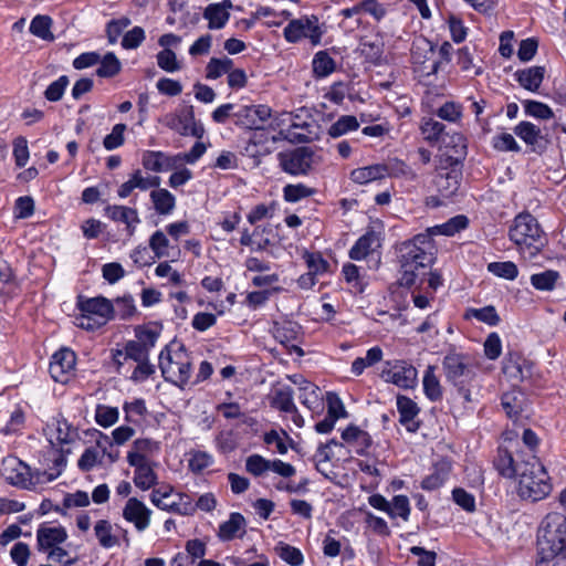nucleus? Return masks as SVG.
<instances>
[{"label": "nucleus", "mask_w": 566, "mask_h": 566, "mask_svg": "<svg viewBox=\"0 0 566 566\" xmlns=\"http://www.w3.org/2000/svg\"><path fill=\"white\" fill-rule=\"evenodd\" d=\"M537 555L539 566L560 556L566 558V515L558 512L548 513L538 527Z\"/></svg>", "instance_id": "1"}, {"label": "nucleus", "mask_w": 566, "mask_h": 566, "mask_svg": "<svg viewBox=\"0 0 566 566\" xmlns=\"http://www.w3.org/2000/svg\"><path fill=\"white\" fill-rule=\"evenodd\" d=\"M397 258L400 264L403 286L421 285L427 276V270L434 261L433 252L426 247H416L415 243L401 242L396 247Z\"/></svg>", "instance_id": "2"}, {"label": "nucleus", "mask_w": 566, "mask_h": 566, "mask_svg": "<svg viewBox=\"0 0 566 566\" xmlns=\"http://www.w3.org/2000/svg\"><path fill=\"white\" fill-rule=\"evenodd\" d=\"M517 493L523 500L536 502L545 499L552 491L549 476L535 457L520 463Z\"/></svg>", "instance_id": "3"}, {"label": "nucleus", "mask_w": 566, "mask_h": 566, "mask_svg": "<svg viewBox=\"0 0 566 566\" xmlns=\"http://www.w3.org/2000/svg\"><path fill=\"white\" fill-rule=\"evenodd\" d=\"M509 238L522 253H527L530 258L535 256L546 244L539 223L528 212H522L515 217Z\"/></svg>", "instance_id": "4"}, {"label": "nucleus", "mask_w": 566, "mask_h": 566, "mask_svg": "<svg viewBox=\"0 0 566 566\" xmlns=\"http://www.w3.org/2000/svg\"><path fill=\"white\" fill-rule=\"evenodd\" d=\"M159 368L166 381L184 388L191 375V361L185 347L181 345L171 354L169 346H166L159 355Z\"/></svg>", "instance_id": "5"}, {"label": "nucleus", "mask_w": 566, "mask_h": 566, "mask_svg": "<svg viewBox=\"0 0 566 566\" xmlns=\"http://www.w3.org/2000/svg\"><path fill=\"white\" fill-rule=\"evenodd\" d=\"M78 307L81 315L76 317V325L87 331L104 326L114 314L113 304L103 296L80 300Z\"/></svg>", "instance_id": "6"}, {"label": "nucleus", "mask_w": 566, "mask_h": 566, "mask_svg": "<svg viewBox=\"0 0 566 566\" xmlns=\"http://www.w3.org/2000/svg\"><path fill=\"white\" fill-rule=\"evenodd\" d=\"M277 160L281 169L292 176H306L322 164V157L307 146L281 151Z\"/></svg>", "instance_id": "7"}, {"label": "nucleus", "mask_w": 566, "mask_h": 566, "mask_svg": "<svg viewBox=\"0 0 566 566\" xmlns=\"http://www.w3.org/2000/svg\"><path fill=\"white\" fill-rule=\"evenodd\" d=\"M446 379L453 386L471 385L476 377L472 359L463 354L449 353L442 361Z\"/></svg>", "instance_id": "8"}, {"label": "nucleus", "mask_w": 566, "mask_h": 566, "mask_svg": "<svg viewBox=\"0 0 566 566\" xmlns=\"http://www.w3.org/2000/svg\"><path fill=\"white\" fill-rule=\"evenodd\" d=\"M171 486L155 489L151 492L150 500L154 505L164 511L174 512L179 515L195 514V506L190 495L186 493H177L175 497H178V502H168L171 497Z\"/></svg>", "instance_id": "9"}, {"label": "nucleus", "mask_w": 566, "mask_h": 566, "mask_svg": "<svg viewBox=\"0 0 566 566\" xmlns=\"http://www.w3.org/2000/svg\"><path fill=\"white\" fill-rule=\"evenodd\" d=\"M164 124L182 136L191 135L201 138L205 133L203 126L195 120L192 106L184 109L180 114L166 115Z\"/></svg>", "instance_id": "10"}, {"label": "nucleus", "mask_w": 566, "mask_h": 566, "mask_svg": "<svg viewBox=\"0 0 566 566\" xmlns=\"http://www.w3.org/2000/svg\"><path fill=\"white\" fill-rule=\"evenodd\" d=\"M1 473L12 485L24 489H29L33 485L30 468L15 457L3 459Z\"/></svg>", "instance_id": "11"}, {"label": "nucleus", "mask_w": 566, "mask_h": 566, "mask_svg": "<svg viewBox=\"0 0 566 566\" xmlns=\"http://www.w3.org/2000/svg\"><path fill=\"white\" fill-rule=\"evenodd\" d=\"M75 363V353L70 348H61L52 356L49 371L55 381L65 384L74 370Z\"/></svg>", "instance_id": "12"}, {"label": "nucleus", "mask_w": 566, "mask_h": 566, "mask_svg": "<svg viewBox=\"0 0 566 566\" xmlns=\"http://www.w3.org/2000/svg\"><path fill=\"white\" fill-rule=\"evenodd\" d=\"M381 377L400 388H412L417 380V369L403 360H396L389 368L382 370Z\"/></svg>", "instance_id": "13"}, {"label": "nucleus", "mask_w": 566, "mask_h": 566, "mask_svg": "<svg viewBox=\"0 0 566 566\" xmlns=\"http://www.w3.org/2000/svg\"><path fill=\"white\" fill-rule=\"evenodd\" d=\"M272 334L280 344L291 352H295L298 356L304 355L303 349L296 344L300 342L301 335V326L297 323L291 321L275 322L272 327Z\"/></svg>", "instance_id": "14"}, {"label": "nucleus", "mask_w": 566, "mask_h": 566, "mask_svg": "<svg viewBox=\"0 0 566 566\" xmlns=\"http://www.w3.org/2000/svg\"><path fill=\"white\" fill-rule=\"evenodd\" d=\"M150 514V510L136 497H130L123 510L124 518L133 523L138 531H144L148 527Z\"/></svg>", "instance_id": "15"}, {"label": "nucleus", "mask_w": 566, "mask_h": 566, "mask_svg": "<svg viewBox=\"0 0 566 566\" xmlns=\"http://www.w3.org/2000/svg\"><path fill=\"white\" fill-rule=\"evenodd\" d=\"M105 213L113 221L125 223L129 235L134 233L135 226L139 223V218L136 209L129 207L107 206L105 208Z\"/></svg>", "instance_id": "16"}, {"label": "nucleus", "mask_w": 566, "mask_h": 566, "mask_svg": "<svg viewBox=\"0 0 566 566\" xmlns=\"http://www.w3.org/2000/svg\"><path fill=\"white\" fill-rule=\"evenodd\" d=\"M441 142L446 148H450V151L446 154V160L450 166L458 165L465 157L467 144L462 134L455 133L451 136H443Z\"/></svg>", "instance_id": "17"}, {"label": "nucleus", "mask_w": 566, "mask_h": 566, "mask_svg": "<svg viewBox=\"0 0 566 566\" xmlns=\"http://www.w3.org/2000/svg\"><path fill=\"white\" fill-rule=\"evenodd\" d=\"M545 75L544 66H531L515 72L514 76L518 84L527 91L536 92Z\"/></svg>", "instance_id": "18"}, {"label": "nucleus", "mask_w": 566, "mask_h": 566, "mask_svg": "<svg viewBox=\"0 0 566 566\" xmlns=\"http://www.w3.org/2000/svg\"><path fill=\"white\" fill-rule=\"evenodd\" d=\"M397 408L400 413V422L407 427L408 431H417L419 426L413 421L419 412L417 403L406 396H398Z\"/></svg>", "instance_id": "19"}, {"label": "nucleus", "mask_w": 566, "mask_h": 566, "mask_svg": "<svg viewBox=\"0 0 566 566\" xmlns=\"http://www.w3.org/2000/svg\"><path fill=\"white\" fill-rule=\"evenodd\" d=\"M514 133L522 138L527 145L532 146L534 151H542L544 146L542 145L543 136L539 127L535 126L530 122H521L514 128Z\"/></svg>", "instance_id": "20"}, {"label": "nucleus", "mask_w": 566, "mask_h": 566, "mask_svg": "<svg viewBox=\"0 0 566 566\" xmlns=\"http://www.w3.org/2000/svg\"><path fill=\"white\" fill-rule=\"evenodd\" d=\"M451 472V462L442 459L433 467V472L423 479L421 486L424 490H436L440 488L448 479Z\"/></svg>", "instance_id": "21"}, {"label": "nucleus", "mask_w": 566, "mask_h": 566, "mask_svg": "<svg viewBox=\"0 0 566 566\" xmlns=\"http://www.w3.org/2000/svg\"><path fill=\"white\" fill-rule=\"evenodd\" d=\"M513 455L504 449H499L497 457L494 461L495 468L499 473L505 478H517L520 471V463Z\"/></svg>", "instance_id": "22"}, {"label": "nucleus", "mask_w": 566, "mask_h": 566, "mask_svg": "<svg viewBox=\"0 0 566 566\" xmlns=\"http://www.w3.org/2000/svg\"><path fill=\"white\" fill-rule=\"evenodd\" d=\"M66 532L63 527H40L36 532L39 549H48L55 544L66 539Z\"/></svg>", "instance_id": "23"}, {"label": "nucleus", "mask_w": 566, "mask_h": 566, "mask_svg": "<svg viewBox=\"0 0 566 566\" xmlns=\"http://www.w3.org/2000/svg\"><path fill=\"white\" fill-rule=\"evenodd\" d=\"M460 171L452 169L444 174H439L436 185L440 195L444 198L452 197L460 187Z\"/></svg>", "instance_id": "24"}, {"label": "nucleus", "mask_w": 566, "mask_h": 566, "mask_svg": "<svg viewBox=\"0 0 566 566\" xmlns=\"http://www.w3.org/2000/svg\"><path fill=\"white\" fill-rule=\"evenodd\" d=\"M375 247H378V238L375 232H367L363 237H360L355 245L349 251V256L353 260H361L366 258L370 252L375 250Z\"/></svg>", "instance_id": "25"}, {"label": "nucleus", "mask_w": 566, "mask_h": 566, "mask_svg": "<svg viewBox=\"0 0 566 566\" xmlns=\"http://www.w3.org/2000/svg\"><path fill=\"white\" fill-rule=\"evenodd\" d=\"M387 174V168L384 165H371L354 169L350 178L356 184H367L369 181L380 179Z\"/></svg>", "instance_id": "26"}, {"label": "nucleus", "mask_w": 566, "mask_h": 566, "mask_svg": "<svg viewBox=\"0 0 566 566\" xmlns=\"http://www.w3.org/2000/svg\"><path fill=\"white\" fill-rule=\"evenodd\" d=\"M343 440L347 443L357 446V452L361 453L371 444V438L368 432L360 430L356 426H348L342 433Z\"/></svg>", "instance_id": "27"}, {"label": "nucleus", "mask_w": 566, "mask_h": 566, "mask_svg": "<svg viewBox=\"0 0 566 566\" xmlns=\"http://www.w3.org/2000/svg\"><path fill=\"white\" fill-rule=\"evenodd\" d=\"M244 525L245 520L240 513H231L230 518L220 525L218 535L222 541H230Z\"/></svg>", "instance_id": "28"}, {"label": "nucleus", "mask_w": 566, "mask_h": 566, "mask_svg": "<svg viewBox=\"0 0 566 566\" xmlns=\"http://www.w3.org/2000/svg\"><path fill=\"white\" fill-rule=\"evenodd\" d=\"M271 406L283 412H296L292 389L290 387L276 389L271 397Z\"/></svg>", "instance_id": "29"}, {"label": "nucleus", "mask_w": 566, "mask_h": 566, "mask_svg": "<svg viewBox=\"0 0 566 566\" xmlns=\"http://www.w3.org/2000/svg\"><path fill=\"white\" fill-rule=\"evenodd\" d=\"M203 18L208 20V28L214 30L221 29L226 25L230 18V13L221 7L211 3L205 9Z\"/></svg>", "instance_id": "30"}, {"label": "nucleus", "mask_w": 566, "mask_h": 566, "mask_svg": "<svg viewBox=\"0 0 566 566\" xmlns=\"http://www.w3.org/2000/svg\"><path fill=\"white\" fill-rule=\"evenodd\" d=\"M150 198L156 211L160 214H168L175 208V197L166 189L153 190Z\"/></svg>", "instance_id": "31"}, {"label": "nucleus", "mask_w": 566, "mask_h": 566, "mask_svg": "<svg viewBox=\"0 0 566 566\" xmlns=\"http://www.w3.org/2000/svg\"><path fill=\"white\" fill-rule=\"evenodd\" d=\"M501 401L503 409L510 418H516L523 410L524 398L520 391L505 392Z\"/></svg>", "instance_id": "32"}, {"label": "nucleus", "mask_w": 566, "mask_h": 566, "mask_svg": "<svg viewBox=\"0 0 566 566\" xmlns=\"http://www.w3.org/2000/svg\"><path fill=\"white\" fill-rule=\"evenodd\" d=\"M468 218L465 216H455L449 219L446 223L429 228L430 233L453 235L460 230L467 228Z\"/></svg>", "instance_id": "33"}, {"label": "nucleus", "mask_w": 566, "mask_h": 566, "mask_svg": "<svg viewBox=\"0 0 566 566\" xmlns=\"http://www.w3.org/2000/svg\"><path fill=\"white\" fill-rule=\"evenodd\" d=\"M358 127L359 123L355 116L344 115L328 128V135L333 138H337L348 132L356 130Z\"/></svg>", "instance_id": "34"}, {"label": "nucleus", "mask_w": 566, "mask_h": 566, "mask_svg": "<svg viewBox=\"0 0 566 566\" xmlns=\"http://www.w3.org/2000/svg\"><path fill=\"white\" fill-rule=\"evenodd\" d=\"M242 115L255 129H259L260 125L271 117V108L266 105L247 106Z\"/></svg>", "instance_id": "35"}, {"label": "nucleus", "mask_w": 566, "mask_h": 566, "mask_svg": "<svg viewBox=\"0 0 566 566\" xmlns=\"http://www.w3.org/2000/svg\"><path fill=\"white\" fill-rule=\"evenodd\" d=\"M559 279L557 271L547 270L531 276V283L536 290L552 291Z\"/></svg>", "instance_id": "36"}, {"label": "nucleus", "mask_w": 566, "mask_h": 566, "mask_svg": "<svg viewBox=\"0 0 566 566\" xmlns=\"http://www.w3.org/2000/svg\"><path fill=\"white\" fill-rule=\"evenodd\" d=\"M95 535L104 548H109L118 544L117 537L112 535V525L106 520H99L94 527Z\"/></svg>", "instance_id": "37"}, {"label": "nucleus", "mask_w": 566, "mask_h": 566, "mask_svg": "<svg viewBox=\"0 0 566 566\" xmlns=\"http://www.w3.org/2000/svg\"><path fill=\"white\" fill-rule=\"evenodd\" d=\"M52 25V19L49 15H36L33 18L30 24V32L43 40H53V34L50 29Z\"/></svg>", "instance_id": "38"}, {"label": "nucleus", "mask_w": 566, "mask_h": 566, "mask_svg": "<svg viewBox=\"0 0 566 566\" xmlns=\"http://www.w3.org/2000/svg\"><path fill=\"white\" fill-rule=\"evenodd\" d=\"M335 70V62L325 51H319L313 60V71L318 77H324Z\"/></svg>", "instance_id": "39"}, {"label": "nucleus", "mask_w": 566, "mask_h": 566, "mask_svg": "<svg viewBox=\"0 0 566 566\" xmlns=\"http://www.w3.org/2000/svg\"><path fill=\"white\" fill-rule=\"evenodd\" d=\"M134 483L142 490H148L157 484V474L153 467L150 464H146L139 470H135Z\"/></svg>", "instance_id": "40"}, {"label": "nucleus", "mask_w": 566, "mask_h": 566, "mask_svg": "<svg viewBox=\"0 0 566 566\" xmlns=\"http://www.w3.org/2000/svg\"><path fill=\"white\" fill-rule=\"evenodd\" d=\"M101 66L96 70L99 77H113L120 71V62L114 53H107L101 61Z\"/></svg>", "instance_id": "41"}, {"label": "nucleus", "mask_w": 566, "mask_h": 566, "mask_svg": "<svg viewBox=\"0 0 566 566\" xmlns=\"http://www.w3.org/2000/svg\"><path fill=\"white\" fill-rule=\"evenodd\" d=\"M423 388H424V392H426L427 397L430 400L437 401V400L441 399V397H442L441 386H440L438 378L433 374L432 367H429L428 370L426 371V375L423 377Z\"/></svg>", "instance_id": "42"}, {"label": "nucleus", "mask_w": 566, "mask_h": 566, "mask_svg": "<svg viewBox=\"0 0 566 566\" xmlns=\"http://www.w3.org/2000/svg\"><path fill=\"white\" fill-rule=\"evenodd\" d=\"M233 62L229 57L217 59L212 57L207 65V77L218 78L224 73H229L232 69Z\"/></svg>", "instance_id": "43"}, {"label": "nucleus", "mask_w": 566, "mask_h": 566, "mask_svg": "<svg viewBox=\"0 0 566 566\" xmlns=\"http://www.w3.org/2000/svg\"><path fill=\"white\" fill-rule=\"evenodd\" d=\"M488 270L494 275L506 280H514L518 274L517 266L511 261L492 262L488 265Z\"/></svg>", "instance_id": "44"}, {"label": "nucleus", "mask_w": 566, "mask_h": 566, "mask_svg": "<svg viewBox=\"0 0 566 566\" xmlns=\"http://www.w3.org/2000/svg\"><path fill=\"white\" fill-rule=\"evenodd\" d=\"M525 113L539 119H551L554 117L553 111L544 103L526 99L523 102Z\"/></svg>", "instance_id": "45"}, {"label": "nucleus", "mask_w": 566, "mask_h": 566, "mask_svg": "<svg viewBox=\"0 0 566 566\" xmlns=\"http://www.w3.org/2000/svg\"><path fill=\"white\" fill-rule=\"evenodd\" d=\"M136 343L149 353L150 348L155 346L159 332L143 326L135 328Z\"/></svg>", "instance_id": "46"}, {"label": "nucleus", "mask_w": 566, "mask_h": 566, "mask_svg": "<svg viewBox=\"0 0 566 566\" xmlns=\"http://www.w3.org/2000/svg\"><path fill=\"white\" fill-rule=\"evenodd\" d=\"M444 125L432 118L424 119L421 124V132L424 138L430 142H438L443 137Z\"/></svg>", "instance_id": "47"}, {"label": "nucleus", "mask_w": 566, "mask_h": 566, "mask_svg": "<svg viewBox=\"0 0 566 566\" xmlns=\"http://www.w3.org/2000/svg\"><path fill=\"white\" fill-rule=\"evenodd\" d=\"M315 192L314 189L303 184L286 185L283 189L284 199L289 202H296L303 198L310 197Z\"/></svg>", "instance_id": "48"}, {"label": "nucleus", "mask_w": 566, "mask_h": 566, "mask_svg": "<svg viewBox=\"0 0 566 566\" xmlns=\"http://www.w3.org/2000/svg\"><path fill=\"white\" fill-rule=\"evenodd\" d=\"M275 551L284 562L292 566H298L303 563V555L301 551L291 545L280 543Z\"/></svg>", "instance_id": "49"}, {"label": "nucleus", "mask_w": 566, "mask_h": 566, "mask_svg": "<svg viewBox=\"0 0 566 566\" xmlns=\"http://www.w3.org/2000/svg\"><path fill=\"white\" fill-rule=\"evenodd\" d=\"M298 21H301L304 27V38H308L313 44L319 43L322 31L318 27V19L315 15H312L311 18H301Z\"/></svg>", "instance_id": "50"}, {"label": "nucleus", "mask_w": 566, "mask_h": 566, "mask_svg": "<svg viewBox=\"0 0 566 566\" xmlns=\"http://www.w3.org/2000/svg\"><path fill=\"white\" fill-rule=\"evenodd\" d=\"M69 85V77L66 75L60 76L56 81L51 83L44 92V96L50 102H57L62 98L65 88Z\"/></svg>", "instance_id": "51"}, {"label": "nucleus", "mask_w": 566, "mask_h": 566, "mask_svg": "<svg viewBox=\"0 0 566 566\" xmlns=\"http://www.w3.org/2000/svg\"><path fill=\"white\" fill-rule=\"evenodd\" d=\"M245 469L249 473L260 476L271 469V461L259 454H253L247 459Z\"/></svg>", "instance_id": "52"}, {"label": "nucleus", "mask_w": 566, "mask_h": 566, "mask_svg": "<svg viewBox=\"0 0 566 566\" xmlns=\"http://www.w3.org/2000/svg\"><path fill=\"white\" fill-rule=\"evenodd\" d=\"M157 63L160 69L167 72L180 70L176 53L170 49H164L157 54Z\"/></svg>", "instance_id": "53"}, {"label": "nucleus", "mask_w": 566, "mask_h": 566, "mask_svg": "<svg viewBox=\"0 0 566 566\" xmlns=\"http://www.w3.org/2000/svg\"><path fill=\"white\" fill-rule=\"evenodd\" d=\"M126 130L125 124H116L112 133L106 135L103 145L107 150H113L124 144V132Z\"/></svg>", "instance_id": "54"}, {"label": "nucleus", "mask_w": 566, "mask_h": 566, "mask_svg": "<svg viewBox=\"0 0 566 566\" xmlns=\"http://www.w3.org/2000/svg\"><path fill=\"white\" fill-rule=\"evenodd\" d=\"M326 402H327V415L332 416L335 419L348 417V413H347L340 398L335 392L326 394Z\"/></svg>", "instance_id": "55"}, {"label": "nucleus", "mask_w": 566, "mask_h": 566, "mask_svg": "<svg viewBox=\"0 0 566 566\" xmlns=\"http://www.w3.org/2000/svg\"><path fill=\"white\" fill-rule=\"evenodd\" d=\"M458 64L462 71L472 75H479L482 72L481 67L474 64L472 54L468 48H462L458 51Z\"/></svg>", "instance_id": "56"}, {"label": "nucleus", "mask_w": 566, "mask_h": 566, "mask_svg": "<svg viewBox=\"0 0 566 566\" xmlns=\"http://www.w3.org/2000/svg\"><path fill=\"white\" fill-rule=\"evenodd\" d=\"M410 513L409 501L405 495H397L394 497L392 503L390 504V509L388 510V514L391 517L400 516L405 521L408 520Z\"/></svg>", "instance_id": "57"}, {"label": "nucleus", "mask_w": 566, "mask_h": 566, "mask_svg": "<svg viewBox=\"0 0 566 566\" xmlns=\"http://www.w3.org/2000/svg\"><path fill=\"white\" fill-rule=\"evenodd\" d=\"M468 315L474 316L476 319L494 326L500 322V317L493 306H485L483 308H471Z\"/></svg>", "instance_id": "58"}, {"label": "nucleus", "mask_w": 566, "mask_h": 566, "mask_svg": "<svg viewBox=\"0 0 566 566\" xmlns=\"http://www.w3.org/2000/svg\"><path fill=\"white\" fill-rule=\"evenodd\" d=\"M145 40V31L140 27H134L127 33L124 34L122 40V46L126 50L138 48Z\"/></svg>", "instance_id": "59"}, {"label": "nucleus", "mask_w": 566, "mask_h": 566, "mask_svg": "<svg viewBox=\"0 0 566 566\" xmlns=\"http://www.w3.org/2000/svg\"><path fill=\"white\" fill-rule=\"evenodd\" d=\"M493 147L500 151H520L515 138L509 133H502L494 137Z\"/></svg>", "instance_id": "60"}, {"label": "nucleus", "mask_w": 566, "mask_h": 566, "mask_svg": "<svg viewBox=\"0 0 566 566\" xmlns=\"http://www.w3.org/2000/svg\"><path fill=\"white\" fill-rule=\"evenodd\" d=\"M13 156L18 167H24L29 159L28 142L19 136L13 142Z\"/></svg>", "instance_id": "61"}, {"label": "nucleus", "mask_w": 566, "mask_h": 566, "mask_svg": "<svg viewBox=\"0 0 566 566\" xmlns=\"http://www.w3.org/2000/svg\"><path fill=\"white\" fill-rule=\"evenodd\" d=\"M169 241L167 237L161 231H156L149 240V247L154 251L157 258H163L167 255V248Z\"/></svg>", "instance_id": "62"}, {"label": "nucleus", "mask_w": 566, "mask_h": 566, "mask_svg": "<svg viewBox=\"0 0 566 566\" xmlns=\"http://www.w3.org/2000/svg\"><path fill=\"white\" fill-rule=\"evenodd\" d=\"M537 46L538 42L534 38L522 40L517 50L518 59L522 62L531 61L536 54Z\"/></svg>", "instance_id": "63"}, {"label": "nucleus", "mask_w": 566, "mask_h": 566, "mask_svg": "<svg viewBox=\"0 0 566 566\" xmlns=\"http://www.w3.org/2000/svg\"><path fill=\"white\" fill-rule=\"evenodd\" d=\"M30 548L25 543L18 542L13 545L10 552V556L12 560L18 566H27L29 557H30Z\"/></svg>", "instance_id": "64"}]
</instances>
